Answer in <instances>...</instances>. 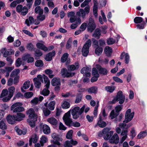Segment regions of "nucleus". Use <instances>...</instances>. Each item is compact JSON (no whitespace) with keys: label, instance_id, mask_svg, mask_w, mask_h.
<instances>
[{"label":"nucleus","instance_id":"f257e3e1","mask_svg":"<svg viewBox=\"0 0 147 147\" xmlns=\"http://www.w3.org/2000/svg\"><path fill=\"white\" fill-rule=\"evenodd\" d=\"M51 137L53 140H51V143L54 145H57L58 147H62L63 146L64 147H73L69 140L66 141L63 144H61L60 141H62V138L60 137L59 135L55 133H53L51 134Z\"/></svg>","mask_w":147,"mask_h":147},{"label":"nucleus","instance_id":"f03ea898","mask_svg":"<svg viewBox=\"0 0 147 147\" xmlns=\"http://www.w3.org/2000/svg\"><path fill=\"white\" fill-rule=\"evenodd\" d=\"M27 115H29V119H27V122L32 128L35 126V123L37 120V115L32 108H30L26 111Z\"/></svg>","mask_w":147,"mask_h":147},{"label":"nucleus","instance_id":"7ed1b4c3","mask_svg":"<svg viewBox=\"0 0 147 147\" xmlns=\"http://www.w3.org/2000/svg\"><path fill=\"white\" fill-rule=\"evenodd\" d=\"M85 105H84L80 109L79 107L77 106L74 107L71 111V114L73 117V118L75 119H77L84 112L87 113L89 110L90 108L88 107L85 108Z\"/></svg>","mask_w":147,"mask_h":147},{"label":"nucleus","instance_id":"20e7f679","mask_svg":"<svg viewBox=\"0 0 147 147\" xmlns=\"http://www.w3.org/2000/svg\"><path fill=\"white\" fill-rule=\"evenodd\" d=\"M90 11V7L88 6L85 7L84 9H79V11L76 12V15L78 18H76L77 21L78 23L80 24L81 23V20L80 16L82 18L84 19L85 18L86 15L88 14Z\"/></svg>","mask_w":147,"mask_h":147},{"label":"nucleus","instance_id":"39448f33","mask_svg":"<svg viewBox=\"0 0 147 147\" xmlns=\"http://www.w3.org/2000/svg\"><path fill=\"white\" fill-rule=\"evenodd\" d=\"M125 100V96L123 95V93L122 91H119L117 93V95L111 101L110 103L113 104L119 101V103L120 104H122L123 103Z\"/></svg>","mask_w":147,"mask_h":147},{"label":"nucleus","instance_id":"423d86ee","mask_svg":"<svg viewBox=\"0 0 147 147\" xmlns=\"http://www.w3.org/2000/svg\"><path fill=\"white\" fill-rule=\"evenodd\" d=\"M23 104L20 102H16L12 105L11 107V110L13 111V113H19L24 111V108L22 107Z\"/></svg>","mask_w":147,"mask_h":147},{"label":"nucleus","instance_id":"0eeeda50","mask_svg":"<svg viewBox=\"0 0 147 147\" xmlns=\"http://www.w3.org/2000/svg\"><path fill=\"white\" fill-rule=\"evenodd\" d=\"M134 115V112H131V109H128L126 111L125 115L124 120L123 123H127L131 121L133 119Z\"/></svg>","mask_w":147,"mask_h":147},{"label":"nucleus","instance_id":"6e6552de","mask_svg":"<svg viewBox=\"0 0 147 147\" xmlns=\"http://www.w3.org/2000/svg\"><path fill=\"white\" fill-rule=\"evenodd\" d=\"M91 45V41L90 39L88 40L83 46L82 50L83 55H87L89 52V48Z\"/></svg>","mask_w":147,"mask_h":147},{"label":"nucleus","instance_id":"1a4fd4ad","mask_svg":"<svg viewBox=\"0 0 147 147\" xmlns=\"http://www.w3.org/2000/svg\"><path fill=\"white\" fill-rule=\"evenodd\" d=\"M60 74L63 78H68L73 76L76 74L75 72H68L67 69L63 68L61 69Z\"/></svg>","mask_w":147,"mask_h":147},{"label":"nucleus","instance_id":"9d476101","mask_svg":"<svg viewBox=\"0 0 147 147\" xmlns=\"http://www.w3.org/2000/svg\"><path fill=\"white\" fill-rule=\"evenodd\" d=\"M96 27V25L94 20L92 17H90L89 20V23L87 26V29L88 31L92 32Z\"/></svg>","mask_w":147,"mask_h":147},{"label":"nucleus","instance_id":"9b49d317","mask_svg":"<svg viewBox=\"0 0 147 147\" xmlns=\"http://www.w3.org/2000/svg\"><path fill=\"white\" fill-rule=\"evenodd\" d=\"M40 131H42L44 134H48L50 133V129L49 127L46 124L40 123L39 125Z\"/></svg>","mask_w":147,"mask_h":147},{"label":"nucleus","instance_id":"f8f14e48","mask_svg":"<svg viewBox=\"0 0 147 147\" xmlns=\"http://www.w3.org/2000/svg\"><path fill=\"white\" fill-rule=\"evenodd\" d=\"M96 66L100 74L103 75H106L107 74L108 71L106 68L102 67L99 64L96 65Z\"/></svg>","mask_w":147,"mask_h":147},{"label":"nucleus","instance_id":"ddd939ff","mask_svg":"<svg viewBox=\"0 0 147 147\" xmlns=\"http://www.w3.org/2000/svg\"><path fill=\"white\" fill-rule=\"evenodd\" d=\"M109 141L111 144H117L119 141V138L117 134L116 133L114 134L111 138L109 139Z\"/></svg>","mask_w":147,"mask_h":147},{"label":"nucleus","instance_id":"4468645a","mask_svg":"<svg viewBox=\"0 0 147 147\" xmlns=\"http://www.w3.org/2000/svg\"><path fill=\"white\" fill-rule=\"evenodd\" d=\"M6 119L7 122L11 125L15 124L16 121L14 115H8L6 117Z\"/></svg>","mask_w":147,"mask_h":147},{"label":"nucleus","instance_id":"2eb2a0df","mask_svg":"<svg viewBox=\"0 0 147 147\" xmlns=\"http://www.w3.org/2000/svg\"><path fill=\"white\" fill-rule=\"evenodd\" d=\"M1 54L3 55H10L14 54V51L10 49L7 50L5 48H3L1 50Z\"/></svg>","mask_w":147,"mask_h":147},{"label":"nucleus","instance_id":"dca6fc26","mask_svg":"<svg viewBox=\"0 0 147 147\" xmlns=\"http://www.w3.org/2000/svg\"><path fill=\"white\" fill-rule=\"evenodd\" d=\"M79 67V65L78 62L75 63V65H71L68 66L67 67V70L69 71H71L76 69H77Z\"/></svg>","mask_w":147,"mask_h":147},{"label":"nucleus","instance_id":"f3484780","mask_svg":"<svg viewBox=\"0 0 147 147\" xmlns=\"http://www.w3.org/2000/svg\"><path fill=\"white\" fill-rule=\"evenodd\" d=\"M51 85L53 86H60L61 85V81L59 78L55 77L53 78L51 81Z\"/></svg>","mask_w":147,"mask_h":147},{"label":"nucleus","instance_id":"a211bd4d","mask_svg":"<svg viewBox=\"0 0 147 147\" xmlns=\"http://www.w3.org/2000/svg\"><path fill=\"white\" fill-rule=\"evenodd\" d=\"M108 131L107 129L105 131H106V133L104 134V135L103 137L104 139L107 140H109L113 134V131Z\"/></svg>","mask_w":147,"mask_h":147},{"label":"nucleus","instance_id":"6ab92c4d","mask_svg":"<svg viewBox=\"0 0 147 147\" xmlns=\"http://www.w3.org/2000/svg\"><path fill=\"white\" fill-rule=\"evenodd\" d=\"M14 115L17 121H20L23 120V118L25 117V114L21 113H17L16 114Z\"/></svg>","mask_w":147,"mask_h":147},{"label":"nucleus","instance_id":"aec40b11","mask_svg":"<svg viewBox=\"0 0 147 147\" xmlns=\"http://www.w3.org/2000/svg\"><path fill=\"white\" fill-rule=\"evenodd\" d=\"M30 56H23L22 57L23 61L27 60L28 63H32L34 61V58L32 57H29Z\"/></svg>","mask_w":147,"mask_h":147},{"label":"nucleus","instance_id":"412c9836","mask_svg":"<svg viewBox=\"0 0 147 147\" xmlns=\"http://www.w3.org/2000/svg\"><path fill=\"white\" fill-rule=\"evenodd\" d=\"M42 76L44 80V83L45 84H46L45 85L46 88L47 89H48L49 87L50 81L48 78L45 75L43 74Z\"/></svg>","mask_w":147,"mask_h":147},{"label":"nucleus","instance_id":"4be33fe9","mask_svg":"<svg viewBox=\"0 0 147 147\" xmlns=\"http://www.w3.org/2000/svg\"><path fill=\"white\" fill-rule=\"evenodd\" d=\"M65 124L69 127H71L73 125V121L70 118L66 119H63Z\"/></svg>","mask_w":147,"mask_h":147},{"label":"nucleus","instance_id":"5701e85b","mask_svg":"<svg viewBox=\"0 0 147 147\" xmlns=\"http://www.w3.org/2000/svg\"><path fill=\"white\" fill-rule=\"evenodd\" d=\"M100 35V30L99 28H97L94 32L92 36L98 39L99 38Z\"/></svg>","mask_w":147,"mask_h":147},{"label":"nucleus","instance_id":"b1692460","mask_svg":"<svg viewBox=\"0 0 147 147\" xmlns=\"http://www.w3.org/2000/svg\"><path fill=\"white\" fill-rule=\"evenodd\" d=\"M47 121L51 124L56 125L57 123V121L56 119L53 117H51L48 118Z\"/></svg>","mask_w":147,"mask_h":147},{"label":"nucleus","instance_id":"393cba45","mask_svg":"<svg viewBox=\"0 0 147 147\" xmlns=\"http://www.w3.org/2000/svg\"><path fill=\"white\" fill-rule=\"evenodd\" d=\"M36 46L38 48L40 49L45 51H47L48 50L47 47H45V45L42 43H37L36 44Z\"/></svg>","mask_w":147,"mask_h":147},{"label":"nucleus","instance_id":"a878e982","mask_svg":"<svg viewBox=\"0 0 147 147\" xmlns=\"http://www.w3.org/2000/svg\"><path fill=\"white\" fill-rule=\"evenodd\" d=\"M33 81L35 87L37 88H39L40 87L41 83L39 81L38 79L37 78H34L33 79Z\"/></svg>","mask_w":147,"mask_h":147},{"label":"nucleus","instance_id":"bb28decb","mask_svg":"<svg viewBox=\"0 0 147 147\" xmlns=\"http://www.w3.org/2000/svg\"><path fill=\"white\" fill-rule=\"evenodd\" d=\"M147 135V132L146 131L140 132L137 136L138 139L143 138Z\"/></svg>","mask_w":147,"mask_h":147},{"label":"nucleus","instance_id":"cd10ccee","mask_svg":"<svg viewBox=\"0 0 147 147\" xmlns=\"http://www.w3.org/2000/svg\"><path fill=\"white\" fill-rule=\"evenodd\" d=\"M104 51L105 54L110 55L111 54L113 50L111 47L106 46L104 48Z\"/></svg>","mask_w":147,"mask_h":147},{"label":"nucleus","instance_id":"c85d7f7f","mask_svg":"<svg viewBox=\"0 0 147 147\" xmlns=\"http://www.w3.org/2000/svg\"><path fill=\"white\" fill-rule=\"evenodd\" d=\"M82 95L81 93H77L75 103L77 104L80 103L82 99Z\"/></svg>","mask_w":147,"mask_h":147},{"label":"nucleus","instance_id":"c756f323","mask_svg":"<svg viewBox=\"0 0 147 147\" xmlns=\"http://www.w3.org/2000/svg\"><path fill=\"white\" fill-rule=\"evenodd\" d=\"M34 11L35 13H38L39 15H40V14H43V10L40 6H38L36 7Z\"/></svg>","mask_w":147,"mask_h":147},{"label":"nucleus","instance_id":"7c9ffc66","mask_svg":"<svg viewBox=\"0 0 147 147\" xmlns=\"http://www.w3.org/2000/svg\"><path fill=\"white\" fill-rule=\"evenodd\" d=\"M116 87L115 86H106L105 87V90L107 92L110 93H112L115 90Z\"/></svg>","mask_w":147,"mask_h":147},{"label":"nucleus","instance_id":"2f4dec72","mask_svg":"<svg viewBox=\"0 0 147 147\" xmlns=\"http://www.w3.org/2000/svg\"><path fill=\"white\" fill-rule=\"evenodd\" d=\"M97 88L95 86H93L89 88L88 90V92L90 93L96 94L97 92Z\"/></svg>","mask_w":147,"mask_h":147},{"label":"nucleus","instance_id":"473e14b6","mask_svg":"<svg viewBox=\"0 0 147 147\" xmlns=\"http://www.w3.org/2000/svg\"><path fill=\"white\" fill-rule=\"evenodd\" d=\"M34 22V18L32 16H30L25 21V23L28 26H29L30 24H32Z\"/></svg>","mask_w":147,"mask_h":147},{"label":"nucleus","instance_id":"72a5a7b5","mask_svg":"<svg viewBox=\"0 0 147 147\" xmlns=\"http://www.w3.org/2000/svg\"><path fill=\"white\" fill-rule=\"evenodd\" d=\"M35 65L37 67H42L43 66L44 63L41 60H37L35 62Z\"/></svg>","mask_w":147,"mask_h":147},{"label":"nucleus","instance_id":"f704fd0d","mask_svg":"<svg viewBox=\"0 0 147 147\" xmlns=\"http://www.w3.org/2000/svg\"><path fill=\"white\" fill-rule=\"evenodd\" d=\"M9 93V95L10 96V97H12L13 94V93L15 92V88L13 86H11L9 87L8 89Z\"/></svg>","mask_w":147,"mask_h":147},{"label":"nucleus","instance_id":"c9c22d12","mask_svg":"<svg viewBox=\"0 0 147 147\" xmlns=\"http://www.w3.org/2000/svg\"><path fill=\"white\" fill-rule=\"evenodd\" d=\"M20 72V70L19 69H15L12 71L10 74V76L13 77L15 75L17 76L19 74Z\"/></svg>","mask_w":147,"mask_h":147},{"label":"nucleus","instance_id":"e433bc0d","mask_svg":"<svg viewBox=\"0 0 147 147\" xmlns=\"http://www.w3.org/2000/svg\"><path fill=\"white\" fill-rule=\"evenodd\" d=\"M55 101L51 102L48 104V107L51 111L53 110L55 108Z\"/></svg>","mask_w":147,"mask_h":147},{"label":"nucleus","instance_id":"4c0bfd02","mask_svg":"<svg viewBox=\"0 0 147 147\" xmlns=\"http://www.w3.org/2000/svg\"><path fill=\"white\" fill-rule=\"evenodd\" d=\"M103 49L99 46L97 47L95 50V53L96 55L100 54L102 53Z\"/></svg>","mask_w":147,"mask_h":147},{"label":"nucleus","instance_id":"58836bf2","mask_svg":"<svg viewBox=\"0 0 147 147\" xmlns=\"http://www.w3.org/2000/svg\"><path fill=\"white\" fill-rule=\"evenodd\" d=\"M50 93V91L47 88H44L41 93V94L44 96H47L49 95Z\"/></svg>","mask_w":147,"mask_h":147},{"label":"nucleus","instance_id":"ea45409f","mask_svg":"<svg viewBox=\"0 0 147 147\" xmlns=\"http://www.w3.org/2000/svg\"><path fill=\"white\" fill-rule=\"evenodd\" d=\"M73 134V131L72 130H69L67 133L66 135V138L69 140L72 139Z\"/></svg>","mask_w":147,"mask_h":147},{"label":"nucleus","instance_id":"a19ab883","mask_svg":"<svg viewBox=\"0 0 147 147\" xmlns=\"http://www.w3.org/2000/svg\"><path fill=\"white\" fill-rule=\"evenodd\" d=\"M119 115V113H115L114 110H113L110 113V116L111 117V119H113L117 117Z\"/></svg>","mask_w":147,"mask_h":147},{"label":"nucleus","instance_id":"79ce46f5","mask_svg":"<svg viewBox=\"0 0 147 147\" xmlns=\"http://www.w3.org/2000/svg\"><path fill=\"white\" fill-rule=\"evenodd\" d=\"M0 128L2 130H5L7 129V126L3 120L0 121Z\"/></svg>","mask_w":147,"mask_h":147},{"label":"nucleus","instance_id":"37998d69","mask_svg":"<svg viewBox=\"0 0 147 147\" xmlns=\"http://www.w3.org/2000/svg\"><path fill=\"white\" fill-rule=\"evenodd\" d=\"M107 130V131H110V129L108 128L105 127L102 130V131H100L98 134V135L99 137H101L103 136V135H104V134H106V131H105L106 130Z\"/></svg>","mask_w":147,"mask_h":147},{"label":"nucleus","instance_id":"c03bdc74","mask_svg":"<svg viewBox=\"0 0 147 147\" xmlns=\"http://www.w3.org/2000/svg\"><path fill=\"white\" fill-rule=\"evenodd\" d=\"M38 98L36 97L33 99L30 102L31 105H36L38 104Z\"/></svg>","mask_w":147,"mask_h":147},{"label":"nucleus","instance_id":"a18cd8bd","mask_svg":"<svg viewBox=\"0 0 147 147\" xmlns=\"http://www.w3.org/2000/svg\"><path fill=\"white\" fill-rule=\"evenodd\" d=\"M33 95V94L32 92H27L24 93V96L26 98H28L31 97Z\"/></svg>","mask_w":147,"mask_h":147},{"label":"nucleus","instance_id":"49530a36","mask_svg":"<svg viewBox=\"0 0 147 147\" xmlns=\"http://www.w3.org/2000/svg\"><path fill=\"white\" fill-rule=\"evenodd\" d=\"M123 105H118L115 107V112L119 114V112L121 111L123 108Z\"/></svg>","mask_w":147,"mask_h":147},{"label":"nucleus","instance_id":"de8ad7c7","mask_svg":"<svg viewBox=\"0 0 147 147\" xmlns=\"http://www.w3.org/2000/svg\"><path fill=\"white\" fill-rule=\"evenodd\" d=\"M26 130L23 131L19 128H17L16 129V132L20 135L22 134L25 135L26 133Z\"/></svg>","mask_w":147,"mask_h":147},{"label":"nucleus","instance_id":"09e8293b","mask_svg":"<svg viewBox=\"0 0 147 147\" xmlns=\"http://www.w3.org/2000/svg\"><path fill=\"white\" fill-rule=\"evenodd\" d=\"M47 139V138L45 136H42V137L41 138V141L40 142L41 146H43L44 143L46 142Z\"/></svg>","mask_w":147,"mask_h":147},{"label":"nucleus","instance_id":"8fccbe9b","mask_svg":"<svg viewBox=\"0 0 147 147\" xmlns=\"http://www.w3.org/2000/svg\"><path fill=\"white\" fill-rule=\"evenodd\" d=\"M45 16L43 14H40V15H38L37 16L36 19L37 20L42 21L44 20L45 19Z\"/></svg>","mask_w":147,"mask_h":147},{"label":"nucleus","instance_id":"3c124183","mask_svg":"<svg viewBox=\"0 0 147 147\" xmlns=\"http://www.w3.org/2000/svg\"><path fill=\"white\" fill-rule=\"evenodd\" d=\"M30 81L27 80L25 82L23 85V87L25 89H26L29 88L30 86Z\"/></svg>","mask_w":147,"mask_h":147},{"label":"nucleus","instance_id":"603ef678","mask_svg":"<svg viewBox=\"0 0 147 147\" xmlns=\"http://www.w3.org/2000/svg\"><path fill=\"white\" fill-rule=\"evenodd\" d=\"M21 14L23 16H25L26 15L28 12V9L26 7H24L21 11Z\"/></svg>","mask_w":147,"mask_h":147},{"label":"nucleus","instance_id":"864d4df0","mask_svg":"<svg viewBox=\"0 0 147 147\" xmlns=\"http://www.w3.org/2000/svg\"><path fill=\"white\" fill-rule=\"evenodd\" d=\"M70 107V103L68 102L65 101L62 105V108L64 109H67Z\"/></svg>","mask_w":147,"mask_h":147},{"label":"nucleus","instance_id":"5fc2aeb1","mask_svg":"<svg viewBox=\"0 0 147 147\" xmlns=\"http://www.w3.org/2000/svg\"><path fill=\"white\" fill-rule=\"evenodd\" d=\"M90 68L88 67H83L81 70L80 72L82 74H85L89 71Z\"/></svg>","mask_w":147,"mask_h":147},{"label":"nucleus","instance_id":"6e6d98bb","mask_svg":"<svg viewBox=\"0 0 147 147\" xmlns=\"http://www.w3.org/2000/svg\"><path fill=\"white\" fill-rule=\"evenodd\" d=\"M97 124L99 127L102 128L104 127L107 125L106 122L103 121H100V122H98Z\"/></svg>","mask_w":147,"mask_h":147},{"label":"nucleus","instance_id":"4d7b16f0","mask_svg":"<svg viewBox=\"0 0 147 147\" xmlns=\"http://www.w3.org/2000/svg\"><path fill=\"white\" fill-rule=\"evenodd\" d=\"M8 93V91L7 89L3 90L1 94L0 97L2 98L6 96L7 95Z\"/></svg>","mask_w":147,"mask_h":147},{"label":"nucleus","instance_id":"13d9d810","mask_svg":"<svg viewBox=\"0 0 147 147\" xmlns=\"http://www.w3.org/2000/svg\"><path fill=\"white\" fill-rule=\"evenodd\" d=\"M78 82L77 80H69L68 82V85L70 86H72L74 84H76Z\"/></svg>","mask_w":147,"mask_h":147},{"label":"nucleus","instance_id":"bf43d9fd","mask_svg":"<svg viewBox=\"0 0 147 147\" xmlns=\"http://www.w3.org/2000/svg\"><path fill=\"white\" fill-rule=\"evenodd\" d=\"M142 18L140 17H136L134 19V22L137 24L141 22L142 21Z\"/></svg>","mask_w":147,"mask_h":147},{"label":"nucleus","instance_id":"052dcab7","mask_svg":"<svg viewBox=\"0 0 147 147\" xmlns=\"http://www.w3.org/2000/svg\"><path fill=\"white\" fill-rule=\"evenodd\" d=\"M22 64L21 59L20 58H18L16 61L15 65L17 67L20 66Z\"/></svg>","mask_w":147,"mask_h":147},{"label":"nucleus","instance_id":"680f3d73","mask_svg":"<svg viewBox=\"0 0 147 147\" xmlns=\"http://www.w3.org/2000/svg\"><path fill=\"white\" fill-rule=\"evenodd\" d=\"M109 61V60L107 58H105L104 59H101L100 58H99L98 59L99 62L100 63H104L106 64L108 63Z\"/></svg>","mask_w":147,"mask_h":147},{"label":"nucleus","instance_id":"e2e57ef3","mask_svg":"<svg viewBox=\"0 0 147 147\" xmlns=\"http://www.w3.org/2000/svg\"><path fill=\"white\" fill-rule=\"evenodd\" d=\"M92 74L93 76H99V75L98 71L95 67H93L92 69Z\"/></svg>","mask_w":147,"mask_h":147},{"label":"nucleus","instance_id":"0e129e2a","mask_svg":"<svg viewBox=\"0 0 147 147\" xmlns=\"http://www.w3.org/2000/svg\"><path fill=\"white\" fill-rule=\"evenodd\" d=\"M113 79L116 82L121 83H122L123 82V81L122 80L117 77L114 76L113 77Z\"/></svg>","mask_w":147,"mask_h":147},{"label":"nucleus","instance_id":"69168bd1","mask_svg":"<svg viewBox=\"0 0 147 147\" xmlns=\"http://www.w3.org/2000/svg\"><path fill=\"white\" fill-rule=\"evenodd\" d=\"M128 132L127 129H123L122 131V132L121 133V136H125L127 138Z\"/></svg>","mask_w":147,"mask_h":147},{"label":"nucleus","instance_id":"338daca9","mask_svg":"<svg viewBox=\"0 0 147 147\" xmlns=\"http://www.w3.org/2000/svg\"><path fill=\"white\" fill-rule=\"evenodd\" d=\"M115 41V40L111 38L108 39L107 40V43L109 45H112L114 43Z\"/></svg>","mask_w":147,"mask_h":147},{"label":"nucleus","instance_id":"774afa93","mask_svg":"<svg viewBox=\"0 0 147 147\" xmlns=\"http://www.w3.org/2000/svg\"><path fill=\"white\" fill-rule=\"evenodd\" d=\"M26 48L28 50L32 51L34 48V46L31 43H30L28 44Z\"/></svg>","mask_w":147,"mask_h":147}]
</instances>
